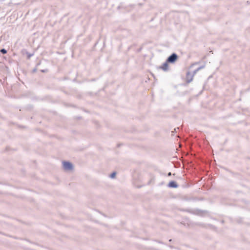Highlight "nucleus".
<instances>
[{
    "label": "nucleus",
    "instance_id": "1",
    "mask_svg": "<svg viewBox=\"0 0 250 250\" xmlns=\"http://www.w3.org/2000/svg\"><path fill=\"white\" fill-rule=\"evenodd\" d=\"M205 65H203V66L198 67L195 71H194L193 74H191L189 72H188L187 74V77H186L187 82L188 83H190L192 81L194 75L197 72H198V71H199L201 69L204 68L205 67Z\"/></svg>",
    "mask_w": 250,
    "mask_h": 250
},
{
    "label": "nucleus",
    "instance_id": "6",
    "mask_svg": "<svg viewBox=\"0 0 250 250\" xmlns=\"http://www.w3.org/2000/svg\"><path fill=\"white\" fill-rule=\"evenodd\" d=\"M116 174V172H113L112 174H110V177L111 178H114L115 177Z\"/></svg>",
    "mask_w": 250,
    "mask_h": 250
},
{
    "label": "nucleus",
    "instance_id": "7",
    "mask_svg": "<svg viewBox=\"0 0 250 250\" xmlns=\"http://www.w3.org/2000/svg\"><path fill=\"white\" fill-rule=\"evenodd\" d=\"M0 52L2 54H5L7 52V51L5 49H1L0 50Z\"/></svg>",
    "mask_w": 250,
    "mask_h": 250
},
{
    "label": "nucleus",
    "instance_id": "4",
    "mask_svg": "<svg viewBox=\"0 0 250 250\" xmlns=\"http://www.w3.org/2000/svg\"><path fill=\"white\" fill-rule=\"evenodd\" d=\"M167 62H167V61L166 62H165L164 63H163V64L162 66H160V68L165 71L168 70V65Z\"/></svg>",
    "mask_w": 250,
    "mask_h": 250
},
{
    "label": "nucleus",
    "instance_id": "2",
    "mask_svg": "<svg viewBox=\"0 0 250 250\" xmlns=\"http://www.w3.org/2000/svg\"><path fill=\"white\" fill-rule=\"evenodd\" d=\"M63 168L65 170H70L73 168L72 164L69 162L64 161L62 162Z\"/></svg>",
    "mask_w": 250,
    "mask_h": 250
},
{
    "label": "nucleus",
    "instance_id": "3",
    "mask_svg": "<svg viewBox=\"0 0 250 250\" xmlns=\"http://www.w3.org/2000/svg\"><path fill=\"white\" fill-rule=\"evenodd\" d=\"M178 56L175 53L172 54L167 60V62L173 63L177 59Z\"/></svg>",
    "mask_w": 250,
    "mask_h": 250
},
{
    "label": "nucleus",
    "instance_id": "8",
    "mask_svg": "<svg viewBox=\"0 0 250 250\" xmlns=\"http://www.w3.org/2000/svg\"><path fill=\"white\" fill-rule=\"evenodd\" d=\"M171 175V172H169V173H168V176H170V175Z\"/></svg>",
    "mask_w": 250,
    "mask_h": 250
},
{
    "label": "nucleus",
    "instance_id": "5",
    "mask_svg": "<svg viewBox=\"0 0 250 250\" xmlns=\"http://www.w3.org/2000/svg\"><path fill=\"white\" fill-rule=\"evenodd\" d=\"M168 186L169 187L174 188L178 187L177 184L174 181L170 182L168 184Z\"/></svg>",
    "mask_w": 250,
    "mask_h": 250
}]
</instances>
